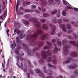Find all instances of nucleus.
<instances>
[{
	"instance_id": "1",
	"label": "nucleus",
	"mask_w": 78,
	"mask_h": 78,
	"mask_svg": "<svg viewBox=\"0 0 78 78\" xmlns=\"http://www.w3.org/2000/svg\"><path fill=\"white\" fill-rule=\"evenodd\" d=\"M37 20V18H31L29 19L30 22H34V23L35 25L37 26L36 27V32H35L30 37L28 36L27 39V40H31L32 41H35L37 39V37L38 36V34H42V31L41 30L42 27L40 26V22L38 21Z\"/></svg>"
},
{
	"instance_id": "2",
	"label": "nucleus",
	"mask_w": 78,
	"mask_h": 78,
	"mask_svg": "<svg viewBox=\"0 0 78 78\" xmlns=\"http://www.w3.org/2000/svg\"><path fill=\"white\" fill-rule=\"evenodd\" d=\"M43 42L41 41H39V42H35L34 41H33L32 43V46H36L38 45V47L37 48H35L33 49V52H35L39 49V48H41L43 45Z\"/></svg>"
},
{
	"instance_id": "3",
	"label": "nucleus",
	"mask_w": 78,
	"mask_h": 78,
	"mask_svg": "<svg viewBox=\"0 0 78 78\" xmlns=\"http://www.w3.org/2000/svg\"><path fill=\"white\" fill-rule=\"evenodd\" d=\"M41 55L43 59H47V58L48 57L47 55V54L48 56H51L52 55V52L50 50H48L47 52L44 50H42L41 51Z\"/></svg>"
},
{
	"instance_id": "4",
	"label": "nucleus",
	"mask_w": 78,
	"mask_h": 78,
	"mask_svg": "<svg viewBox=\"0 0 78 78\" xmlns=\"http://www.w3.org/2000/svg\"><path fill=\"white\" fill-rule=\"evenodd\" d=\"M58 23L59 24L60 28H62L63 31L64 32H67V29L66 28V26L64 24H60V23H62V20L61 19H59L58 20Z\"/></svg>"
},
{
	"instance_id": "5",
	"label": "nucleus",
	"mask_w": 78,
	"mask_h": 78,
	"mask_svg": "<svg viewBox=\"0 0 78 78\" xmlns=\"http://www.w3.org/2000/svg\"><path fill=\"white\" fill-rule=\"evenodd\" d=\"M49 26L51 28V29L52 31V32H51L50 34L52 35H54L56 34V32H55V30H56V27L55 26L52 24H49Z\"/></svg>"
},
{
	"instance_id": "6",
	"label": "nucleus",
	"mask_w": 78,
	"mask_h": 78,
	"mask_svg": "<svg viewBox=\"0 0 78 78\" xmlns=\"http://www.w3.org/2000/svg\"><path fill=\"white\" fill-rule=\"evenodd\" d=\"M52 42L54 43V45L55 46V49L53 51V52L54 53H56L58 52V47L56 46V44H55V42H56V40L53 39L52 41Z\"/></svg>"
},
{
	"instance_id": "7",
	"label": "nucleus",
	"mask_w": 78,
	"mask_h": 78,
	"mask_svg": "<svg viewBox=\"0 0 78 78\" xmlns=\"http://www.w3.org/2000/svg\"><path fill=\"white\" fill-rule=\"evenodd\" d=\"M22 45L23 47H26L25 48L27 50V51L28 53V54L29 56H33V55H31V50H29L28 48V46L25 45V44H23Z\"/></svg>"
},
{
	"instance_id": "8",
	"label": "nucleus",
	"mask_w": 78,
	"mask_h": 78,
	"mask_svg": "<svg viewBox=\"0 0 78 78\" xmlns=\"http://www.w3.org/2000/svg\"><path fill=\"white\" fill-rule=\"evenodd\" d=\"M63 52L65 55H67L68 54L69 50H68V46H67V45H66L64 47Z\"/></svg>"
},
{
	"instance_id": "9",
	"label": "nucleus",
	"mask_w": 78,
	"mask_h": 78,
	"mask_svg": "<svg viewBox=\"0 0 78 78\" xmlns=\"http://www.w3.org/2000/svg\"><path fill=\"white\" fill-rule=\"evenodd\" d=\"M48 38V34H45L44 35H41L40 37V39L41 40H44Z\"/></svg>"
},
{
	"instance_id": "10",
	"label": "nucleus",
	"mask_w": 78,
	"mask_h": 78,
	"mask_svg": "<svg viewBox=\"0 0 78 78\" xmlns=\"http://www.w3.org/2000/svg\"><path fill=\"white\" fill-rule=\"evenodd\" d=\"M71 61H72V58H69L66 59L65 61L63 62L64 64H67L68 63H70L71 62Z\"/></svg>"
},
{
	"instance_id": "11",
	"label": "nucleus",
	"mask_w": 78,
	"mask_h": 78,
	"mask_svg": "<svg viewBox=\"0 0 78 78\" xmlns=\"http://www.w3.org/2000/svg\"><path fill=\"white\" fill-rule=\"evenodd\" d=\"M70 55L71 56H72L73 57H76L77 56V53L75 51H73L71 53Z\"/></svg>"
},
{
	"instance_id": "12",
	"label": "nucleus",
	"mask_w": 78,
	"mask_h": 78,
	"mask_svg": "<svg viewBox=\"0 0 78 78\" xmlns=\"http://www.w3.org/2000/svg\"><path fill=\"white\" fill-rule=\"evenodd\" d=\"M70 42L71 44V45H74V46H75V47H78V42L76 44H75V41H70Z\"/></svg>"
},
{
	"instance_id": "13",
	"label": "nucleus",
	"mask_w": 78,
	"mask_h": 78,
	"mask_svg": "<svg viewBox=\"0 0 78 78\" xmlns=\"http://www.w3.org/2000/svg\"><path fill=\"white\" fill-rule=\"evenodd\" d=\"M42 27L43 29L44 30H48V26L45 24H43Z\"/></svg>"
},
{
	"instance_id": "14",
	"label": "nucleus",
	"mask_w": 78,
	"mask_h": 78,
	"mask_svg": "<svg viewBox=\"0 0 78 78\" xmlns=\"http://www.w3.org/2000/svg\"><path fill=\"white\" fill-rule=\"evenodd\" d=\"M72 19H73V20L74 19V20H75V22L72 21L71 22V24H72V25L74 24V23H76V22L77 24H78V20H76L74 17H72Z\"/></svg>"
},
{
	"instance_id": "15",
	"label": "nucleus",
	"mask_w": 78,
	"mask_h": 78,
	"mask_svg": "<svg viewBox=\"0 0 78 78\" xmlns=\"http://www.w3.org/2000/svg\"><path fill=\"white\" fill-rule=\"evenodd\" d=\"M77 67V65L76 64H74L73 66L70 65L69 66V68L70 69H74Z\"/></svg>"
},
{
	"instance_id": "16",
	"label": "nucleus",
	"mask_w": 78,
	"mask_h": 78,
	"mask_svg": "<svg viewBox=\"0 0 78 78\" xmlns=\"http://www.w3.org/2000/svg\"><path fill=\"white\" fill-rule=\"evenodd\" d=\"M52 58L54 59V60L52 61V63L54 64H56V63H57V61L56 60V56L54 55L53 56Z\"/></svg>"
},
{
	"instance_id": "17",
	"label": "nucleus",
	"mask_w": 78,
	"mask_h": 78,
	"mask_svg": "<svg viewBox=\"0 0 78 78\" xmlns=\"http://www.w3.org/2000/svg\"><path fill=\"white\" fill-rule=\"evenodd\" d=\"M38 62L40 64H44V61L42 58H41L39 59Z\"/></svg>"
},
{
	"instance_id": "18",
	"label": "nucleus",
	"mask_w": 78,
	"mask_h": 78,
	"mask_svg": "<svg viewBox=\"0 0 78 78\" xmlns=\"http://www.w3.org/2000/svg\"><path fill=\"white\" fill-rule=\"evenodd\" d=\"M6 16V13H4V14H2L0 16V19L1 20H3V17H5Z\"/></svg>"
},
{
	"instance_id": "19",
	"label": "nucleus",
	"mask_w": 78,
	"mask_h": 78,
	"mask_svg": "<svg viewBox=\"0 0 78 78\" xmlns=\"http://www.w3.org/2000/svg\"><path fill=\"white\" fill-rule=\"evenodd\" d=\"M54 1L53 0H49V2H48V5H52L53 4Z\"/></svg>"
},
{
	"instance_id": "20",
	"label": "nucleus",
	"mask_w": 78,
	"mask_h": 78,
	"mask_svg": "<svg viewBox=\"0 0 78 78\" xmlns=\"http://www.w3.org/2000/svg\"><path fill=\"white\" fill-rule=\"evenodd\" d=\"M24 5L25 6H27V5H30L31 4V2H25L23 3Z\"/></svg>"
},
{
	"instance_id": "21",
	"label": "nucleus",
	"mask_w": 78,
	"mask_h": 78,
	"mask_svg": "<svg viewBox=\"0 0 78 78\" xmlns=\"http://www.w3.org/2000/svg\"><path fill=\"white\" fill-rule=\"evenodd\" d=\"M48 67H53V68L55 69H56V67L55 66H53L51 65V64L49 63H48Z\"/></svg>"
},
{
	"instance_id": "22",
	"label": "nucleus",
	"mask_w": 78,
	"mask_h": 78,
	"mask_svg": "<svg viewBox=\"0 0 78 78\" xmlns=\"http://www.w3.org/2000/svg\"><path fill=\"white\" fill-rule=\"evenodd\" d=\"M14 33H17V34H19V33H20V31L19 30V29H15L14 30Z\"/></svg>"
},
{
	"instance_id": "23",
	"label": "nucleus",
	"mask_w": 78,
	"mask_h": 78,
	"mask_svg": "<svg viewBox=\"0 0 78 78\" xmlns=\"http://www.w3.org/2000/svg\"><path fill=\"white\" fill-rule=\"evenodd\" d=\"M50 48V47L48 46V45H46L43 48V49L44 50H46V49H48L49 48Z\"/></svg>"
},
{
	"instance_id": "24",
	"label": "nucleus",
	"mask_w": 78,
	"mask_h": 78,
	"mask_svg": "<svg viewBox=\"0 0 78 78\" xmlns=\"http://www.w3.org/2000/svg\"><path fill=\"white\" fill-rule=\"evenodd\" d=\"M19 8V0H17V3L16 6V12H17V10Z\"/></svg>"
},
{
	"instance_id": "25",
	"label": "nucleus",
	"mask_w": 78,
	"mask_h": 78,
	"mask_svg": "<svg viewBox=\"0 0 78 78\" xmlns=\"http://www.w3.org/2000/svg\"><path fill=\"white\" fill-rule=\"evenodd\" d=\"M46 4H47L46 1H44L42 3L41 6H45V5H46Z\"/></svg>"
},
{
	"instance_id": "26",
	"label": "nucleus",
	"mask_w": 78,
	"mask_h": 78,
	"mask_svg": "<svg viewBox=\"0 0 78 78\" xmlns=\"http://www.w3.org/2000/svg\"><path fill=\"white\" fill-rule=\"evenodd\" d=\"M20 39H23L25 37V34H20Z\"/></svg>"
},
{
	"instance_id": "27",
	"label": "nucleus",
	"mask_w": 78,
	"mask_h": 78,
	"mask_svg": "<svg viewBox=\"0 0 78 78\" xmlns=\"http://www.w3.org/2000/svg\"><path fill=\"white\" fill-rule=\"evenodd\" d=\"M28 62L29 63V67H27V68H30V67H33V65H32L31 64L30 61H28Z\"/></svg>"
},
{
	"instance_id": "28",
	"label": "nucleus",
	"mask_w": 78,
	"mask_h": 78,
	"mask_svg": "<svg viewBox=\"0 0 78 78\" xmlns=\"http://www.w3.org/2000/svg\"><path fill=\"white\" fill-rule=\"evenodd\" d=\"M66 27L68 29H70L72 28L71 25L69 24H67L66 25Z\"/></svg>"
},
{
	"instance_id": "29",
	"label": "nucleus",
	"mask_w": 78,
	"mask_h": 78,
	"mask_svg": "<svg viewBox=\"0 0 78 78\" xmlns=\"http://www.w3.org/2000/svg\"><path fill=\"white\" fill-rule=\"evenodd\" d=\"M30 17H31V15L29 14L26 15L24 16V17H25L26 19H28Z\"/></svg>"
},
{
	"instance_id": "30",
	"label": "nucleus",
	"mask_w": 78,
	"mask_h": 78,
	"mask_svg": "<svg viewBox=\"0 0 78 78\" xmlns=\"http://www.w3.org/2000/svg\"><path fill=\"white\" fill-rule=\"evenodd\" d=\"M40 20V22H42V23H44V22H45V21H46V19H41Z\"/></svg>"
},
{
	"instance_id": "31",
	"label": "nucleus",
	"mask_w": 78,
	"mask_h": 78,
	"mask_svg": "<svg viewBox=\"0 0 78 78\" xmlns=\"http://www.w3.org/2000/svg\"><path fill=\"white\" fill-rule=\"evenodd\" d=\"M62 14L63 16H66V12L65 11H63L62 13Z\"/></svg>"
},
{
	"instance_id": "32",
	"label": "nucleus",
	"mask_w": 78,
	"mask_h": 78,
	"mask_svg": "<svg viewBox=\"0 0 78 78\" xmlns=\"http://www.w3.org/2000/svg\"><path fill=\"white\" fill-rule=\"evenodd\" d=\"M33 12V10L30 11L29 9H26L24 11V12Z\"/></svg>"
},
{
	"instance_id": "33",
	"label": "nucleus",
	"mask_w": 78,
	"mask_h": 78,
	"mask_svg": "<svg viewBox=\"0 0 78 78\" xmlns=\"http://www.w3.org/2000/svg\"><path fill=\"white\" fill-rule=\"evenodd\" d=\"M23 23L24 24H25V25H28L29 24V23L26 20H23Z\"/></svg>"
},
{
	"instance_id": "34",
	"label": "nucleus",
	"mask_w": 78,
	"mask_h": 78,
	"mask_svg": "<svg viewBox=\"0 0 78 78\" xmlns=\"http://www.w3.org/2000/svg\"><path fill=\"white\" fill-rule=\"evenodd\" d=\"M52 22L53 23H58V21L56 20L55 19H54L52 20Z\"/></svg>"
},
{
	"instance_id": "35",
	"label": "nucleus",
	"mask_w": 78,
	"mask_h": 78,
	"mask_svg": "<svg viewBox=\"0 0 78 78\" xmlns=\"http://www.w3.org/2000/svg\"><path fill=\"white\" fill-rule=\"evenodd\" d=\"M49 16V15L46 14V13H44L43 15V16L44 17H48Z\"/></svg>"
},
{
	"instance_id": "36",
	"label": "nucleus",
	"mask_w": 78,
	"mask_h": 78,
	"mask_svg": "<svg viewBox=\"0 0 78 78\" xmlns=\"http://www.w3.org/2000/svg\"><path fill=\"white\" fill-rule=\"evenodd\" d=\"M15 54H16V55H19V51H18L17 49H15Z\"/></svg>"
},
{
	"instance_id": "37",
	"label": "nucleus",
	"mask_w": 78,
	"mask_h": 78,
	"mask_svg": "<svg viewBox=\"0 0 78 78\" xmlns=\"http://www.w3.org/2000/svg\"><path fill=\"white\" fill-rule=\"evenodd\" d=\"M48 62H51V58L50 57H48V59L47 60Z\"/></svg>"
},
{
	"instance_id": "38",
	"label": "nucleus",
	"mask_w": 78,
	"mask_h": 78,
	"mask_svg": "<svg viewBox=\"0 0 78 78\" xmlns=\"http://www.w3.org/2000/svg\"><path fill=\"white\" fill-rule=\"evenodd\" d=\"M31 9H35L36 8V5H31Z\"/></svg>"
},
{
	"instance_id": "39",
	"label": "nucleus",
	"mask_w": 78,
	"mask_h": 78,
	"mask_svg": "<svg viewBox=\"0 0 78 78\" xmlns=\"http://www.w3.org/2000/svg\"><path fill=\"white\" fill-rule=\"evenodd\" d=\"M68 38L69 39H73V38L71 36L69 35L67 36Z\"/></svg>"
},
{
	"instance_id": "40",
	"label": "nucleus",
	"mask_w": 78,
	"mask_h": 78,
	"mask_svg": "<svg viewBox=\"0 0 78 78\" xmlns=\"http://www.w3.org/2000/svg\"><path fill=\"white\" fill-rule=\"evenodd\" d=\"M57 12V11H56V10H55V11L51 12V14H52V15H53V14H56V13Z\"/></svg>"
},
{
	"instance_id": "41",
	"label": "nucleus",
	"mask_w": 78,
	"mask_h": 78,
	"mask_svg": "<svg viewBox=\"0 0 78 78\" xmlns=\"http://www.w3.org/2000/svg\"><path fill=\"white\" fill-rule=\"evenodd\" d=\"M73 35L75 39H77V38H78V36H76L75 34H73Z\"/></svg>"
},
{
	"instance_id": "42",
	"label": "nucleus",
	"mask_w": 78,
	"mask_h": 78,
	"mask_svg": "<svg viewBox=\"0 0 78 78\" xmlns=\"http://www.w3.org/2000/svg\"><path fill=\"white\" fill-rule=\"evenodd\" d=\"M46 44L47 45H50V46H51L52 44L51 43L48 41H46Z\"/></svg>"
},
{
	"instance_id": "43",
	"label": "nucleus",
	"mask_w": 78,
	"mask_h": 78,
	"mask_svg": "<svg viewBox=\"0 0 78 78\" xmlns=\"http://www.w3.org/2000/svg\"><path fill=\"white\" fill-rule=\"evenodd\" d=\"M74 73L76 75H78V70H76L74 72Z\"/></svg>"
},
{
	"instance_id": "44",
	"label": "nucleus",
	"mask_w": 78,
	"mask_h": 78,
	"mask_svg": "<svg viewBox=\"0 0 78 78\" xmlns=\"http://www.w3.org/2000/svg\"><path fill=\"white\" fill-rule=\"evenodd\" d=\"M57 44L58 45V46H61V42L60 41H57Z\"/></svg>"
},
{
	"instance_id": "45",
	"label": "nucleus",
	"mask_w": 78,
	"mask_h": 78,
	"mask_svg": "<svg viewBox=\"0 0 78 78\" xmlns=\"http://www.w3.org/2000/svg\"><path fill=\"white\" fill-rule=\"evenodd\" d=\"M63 20L64 22H69V20L67 19L66 18H64L63 19Z\"/></svg>"
},
{
	"instance_id": "46",
	"label": "nucleus",
	"mask_w": 78,
	"mask_h": 78,
	"mask_svg": "<svg viewBox=\"0 0 78 78\" xmlns=\"http://www.w3.org/2000/svg\"><path fill=\"white\" fill-rule=\"evenodd\" d=\"M17 14H20V15H22L23 14V12L20 11L19 12H17Z\"/></svg>"
},
{
	"instance_id": "47",
	"label": "nucleus",
	"mask_w": 78,
	"mask_h": 78,
	"mask_svg": "<svg viewBox=\"0 0 78 78\" xmlns=\"http://www.w3.org/2000/svg\"><path fill=\"white\" fill-rule=\"evenodd\" d=\"M35 56L36 57H39V54L38 52H36L35 54Z\"/></svg>"
},
{
	"instance_id": "48",
	"label": "nucleus",
	"mask_w": 78,
	"mask_h": 78,
	"mask_svg": "<svg viewBox=\"0 0 78 78\" xmlns=\"http://www.w3.org/2000/svg\"><path fill=\"white\" fill-rule=\"evenodd\" d=\"M67 39H66L62 41V42L63 44H64L65 42H67Z\"/></svg>"
},
{
	"instance_id": "49",
	"label": "nucleus",
	"mask_w": 78,
	"mask_h": 78,
	"mask_svg": "<svg viewBox=\"0 0 78 78\" xmlns=\"http://www.w3.org/2000/svg\"><path fill=\"white\" fill-rule=\"evenodd\" d=\"M6 32H7V36L8 37H9V33H9V29L7 30Z\"/></svg>"
},
{
	"instance_id": "50",
	"label": "nucleus",
	"mask_w": 78,
	"mask_h": 78,
	"mask_svg": "<svg viewBox=\"0 0 78 78\" xmlns=\"http://www.w3.org/2000/svg\"><path fill=\"white\" fill-rule=\"evenodd\" d=\"M16 42H17V43H19V42H20V41L19 39V37H16Z\"/></svg>"
},
{
	"instance_id": "51",
	"label": "nucleus",
	"mask_w": 78,
	"mask_h": 78,
	"mask_svg": "<svg viewBox=\"0 0 78 78\" xmlns=\"http://www.w3.org/2000/svg\"><path fill=\"white\" fill-rule=\"evenodd\" d=\"M29 70L30 72V73L32 74V75H33L34 74V73H33V70L31 69H30Z\"/></svg>"
},
{
	"instance_id": "52",
	"label": "nucleus",
	"mask_w": 78,
	"mask_h": 78,
	"mask_svg": "<svg viewBox=\"0 0 78 78\" xmlns=\"http://www.w3.org/2000/svg\"><path fill=\"white\" fill-rule=\"evenodd\" d=\"M74 10L75 11H78V9L77 8H74Z\"/></svg>"
},
{
	"instance_id": "53",
	"label": "nucleus",
	"mask_w": 78,
	"mask_h": 78,
	"mask_svg": "<svg viewBox=\"0 0 78 78\" xmlns=\"http://www.w3.org/2000/svg\"><path fill=\"white\" fill-rule=\"evenodd\" d=\"M24 72L26 73H27V69H26V68H24Z\"/></svg>"
},
{
	"instance_id": "54",
	"label": "nucleus",
	"mask_w": 78,
	"mask_h": 78,
	"mask_svg": "<svg viewBox=\"0 0 78 78\" xmlns=\"http://www.w3.org/2000/svg\"><path fill=\"white\" fill-rule=\"evenodd\" d=\"M67 7L68 9H73L71 7H70L69 6H67Z\"/></svg>"
},
{
	"instance_id": "55",
	"label": "nucleus",
	"mask_w": 78,
	"mask_h": 78,
	"mask_svg": "<svg viewBox=\"0 0 78 78\" xmlns=\"http://www.w3.org/2000/svg\"><path fill=\"white\" fill-rule=\"evenodd\" d=\"M57 17H60V13L59 12L58 15H57Z\"/></svg>"
},
{
	"instance_id": "56",
	"label": "nucleus",
	"mask_w": 78,
	"mask_h": 78,
	"mask_svg": "<svg viewBox=\"0 0 78 78\" xmlns=\"http://www.w3.org/2000/svg\"><path fill=\"white\" fill-rule=\"evenodd\" d=\"M63 3L64 5H67V2H66L65 1H63Z\"/></svg>"
},
{
	"instance_id": "57",
	"label": "nucleus",
	"mask_w": 78,
	"mask_h": 78,
	"mask_svg": "<svg viewBox=\"0 0 78 78\" xmlns=\"http://www.w3.org/2000/svg\"><path fill=\"white\" fill-rule=\"evenodd\" d=\"M57 35L58 36H60L61 35V33H58L57 34Z\"/></svg>"
},
{
	"instance_id": "58",
	"label": "nucleus",
	"mask_w": 78,
	"mask_h": 78,
	"mask_svg": "<svg viewBox=\"0 0 78 78\" xmlns=\"http://www.w3.org/2000/svg\"><path fill=\"white\" fill-rule=\"evenodd\" d=\"M73 30H71L69 31L68 32V33H70L72 31H73Z\"/></svg>"
},
{
	"instance_id": "59",
	"label": "nucleus",
	"mask_w": 78,
	"mask_h": 78,
	"mask_svg": "<svg viewBox=\"0 0 78 78\" xmlns=\"http://www.w3.org/2000/svg\"><path fill=\"white\" fill-rule=\"evenodd\" d=\"M35 12H37V13H39L40 12L38 10H35Z\"/></svg>"
},
{
	"instance_id": "60",
	"label": "nucleus",
	"mask_w": 78,
	"mask_h": 78,
	"mask_svg": "<svg viewBox=\"0 0 78 78\" xmlns=\"http://www.w3.org/2000/svg\"><path fill=\"white\" fill-rule=\"evenodd\" d=\"M59 70L60 71V72H62L63 70L62 69H61V68H59Z\"/></svg>"
},
{
	"instance_id": "61",
	"label": "nucleus",
	"mask_w": 78,
	"mask_h": 78,
	"mask_svg": "<svg viewBox=\"0 0 78 78\" xmlns=\"http://www.w3.org/2000/svg\"><path fill=\"white\" fill-rule=\"evenodd\" d=\"M7 24V22H5L4 24V27H6V25Z\"/></svg>"
},
{
	"instance_id": "62",
	"label": "nucleus",
	"mask_w": 78,
	"mask_h": 78,
	"mask_svg": "<svg viewBox=\"0 0 78 78\" xmlns=\"http://www.w3.org/2000/svg\"><path fill=\"white\" fill-rule=\"evenodd\" d=\"M56 78H62V76L61 75H60L59 77H57Z\"/></svg>"
},
{
	"instance_id": "63",
	"label": "nucleus",
	"mask_w": 78,
	"mask_h": 78,
	"mask_svg": "<svg viewBox=\"0 0 78 78\" xmlns=\"http://www.w3.org/2000/svg\"><path fill=\"white\" fill-rule=\"evenodd\" d=\"M9 72L10 73H12V71L11 70H9Z\"/></svg>"
},
{
	"instance_id": "64",
	"label": "nucleus",
	"mask_w": 78,
	"mask_h": 78,
	"mask_svg": "<svg viewBox=\"0 0 78 78\" xmlns=\"http://www.w3.org/2000/svg\"><path fill=\"white\" fill-rule=\"evenodd\" d=\"M19 56H18L16 58V59H18V60H19Z\"/></svg>"
}]
</instances>
